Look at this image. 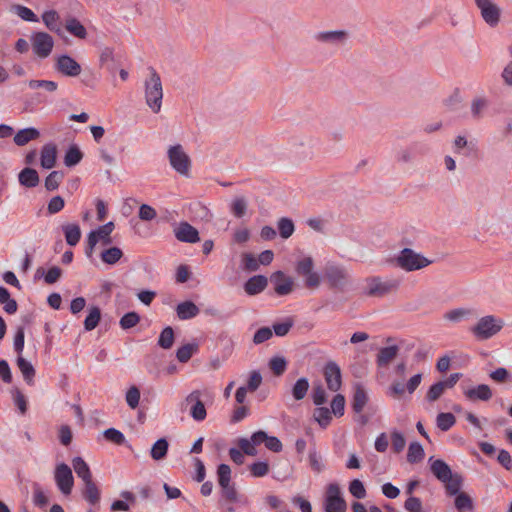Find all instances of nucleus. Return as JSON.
I'll return each mask as SVG.
<instances>
[{"label":"nucleus","instance_id":"obj_1","mask_svg":"<svg viewBox=\"0 0 512 512\" xmlns=\"http://www.w3.org/2000/svg\"><path fill=\"white\" fill-rule=\"evenodd\" d=\"M504 327V321L494 315H486L469 328L476 339L483 341L497 335Z\"/></svg>","mask_w":512,"mask_h":512},{"label":"nucleus","instance_id":"obj_2","mask_svg":"<svg viewBox=\"0 0 512 512\" xmlns=\"http://www.w3.org/2000/svg\"><path fill=\"white\" fill-rule=\"evenodd\" d=\"M144 86L146 104L154 113H158L162 105L163 88L161 78L153 68L150 69V76L145 80Z\"/></svg>","mask_w":512,"mask_h":512},{"label":"nucleus","instance_id":"obj_3","mask_svg":"<svg viewBox=\"0 0 512 512\" xmlns=\"http://www.w3.org/2000/svg\"><path fill=\"white\" fill-rule=\"evenodd\" d=\"M393 263L406 272H412L429 266L432 261L411 248H404L393 259Z\"/></svg>","mask_w":512,"mask_h":512},{"label":"nucleus","instance_id":"obj_4","mask_svg":"<svg viewBox=\"0 0 512 512\" xmlns=\"http://www.w3.org/2000/svg\"><path fill=\"white\" fill-rule=\"evenodd\" d=\"M365 283L364 292L370 297H384L395 292L399 287L398 280H382L380 277H369Z\"/></svg>","mask_w":512,"mask_h":512},{"label":"nucleus","instance_id":"obj_5","mask_svg":"<svg viewBox=\"0 0 512 512\" xmlns=\"http://www.w3.org/2000/svg\"><path fill=\"white\" fill-rule=\"evenodd\" d=\"M167 154L171 167L180 175L188 176L191 159L184 151V148L180 144L173 145L169 147Z\"/></svg>","mask_w":512,"mask_h":512},{"label":"nucleus","instance_id":"obj_6","mask_svg":"<svg viewBox=\"0 0 512 512\" xmlns=\"http://www.w3.org/2000/svg\"><path fill=\"white\" fill-rule=\"evenodd\" d=\"M325 512H346L347 503L342 497L341 489L338 484L331 483L327 487L324 500Z\"/></svg>","mask_w":512,"mask_h":512},{"label":"nucleus","instance_id":"obj_7","mask_svg":"<svg viewBox=\"0 0 512 512\" xmlns=\"http://www.w3.org/2000/svg\"><path fill=\"white\" fill-rule=\"evenodd\" d=\"M190 405V415L195 421H203L207 416V411L203 401L201 400V391L194 390L186 396L181 403V408Z\"/></svg>","mask_w":512,"mask_h":512},{"label":"nucleus","instance_id":"obj_8","mask_svg":"<svg viewBox=\"0 0 512 512\" xmlns=\"http://www.w3.org/2000/svg\"><path fill=\"white\" fill-rule=\"evenodd\" d=\"M33 52L40 58H47L53 49L54 40L46 32H36L31 36Z\"/></svg>","mask_w":512,"mask_h":512},{"label":"nucleus","instance_id":"obj_9","mask_svg":"<svg viewBox=\"0 0 512 512\" xmlns=\"http://www.w3.org/2000/svg\"><path fill=\"white\" fill-rule=\"evenodd\" d=\"M325 278L331 287L342 289L349 280L348 270L337 264H328L325 267Z\"/></svg>","mask_w":512,"mask_h":512},{"label":"nucleus","instance_id":"obj_10","mask_svg":"<svg viewBox=\"0 0 512 512\" xmlns=\"http://www.w3.org/2000/svg\"><path fill=\"white\" fill-rule=\"evenodd\" d=\"M54 478L56 485L61 493L64 495H69L74 484L71 468L65 463L58 464L55 468Z\"/></svg>","mask_w":512,"mask_h":512},{"label":"nucleus","instance_id":"obj_11","mask_svg":"<svg viewBox=\"0 0 512 512\" xmlns=\"http://www.w3.org/2000/svg\"><path fill=\"white\" fill-rule=\"evenodd\" d=\"M483 20L491 27L500 21L501 9L492 0H474Z\"/></svg>","mask_w":512,"mask_h":512},{"label":"nucleus","instance_id":"obj_12","mask_svg":"<svg viewBox=\"0 0 512 512\" xmlns=\"http://www.w3.org/2000/svg\"><path fill=\"white\" fill-rule=\"evenodd\" d=\"M55 69L64 76L76 77L81 73L80 64L69 55H60L56 59Z\"/></svg>","mask_w":512,"mask_h":512},{"label":"nucleus","instance_id":"obj_13","mask_svg":"<svg viewBox=\"0 0 512 512\" xmlns=\"http://www.w3.org/2000/svg\"><path fill=\"white\" fill-rule=\"evenodd\" d=\"M113 242L112 237L98 227L96 230L91 231L87 236V245L85 254L90 258L94 252L97 244L108 246Z\"/></svg>","mask_w":512,"mask_h":512},{"label":"nucleus","instance_id":"obj_14","mask_svg":"<svg viewBox=\"0 0 512 512\" xmlns=\"http://www.w3.org/2000/svg\"><path fill=\"white\" fill-rule=\"evenodd\" d=\"M324 377L329 390L336 392L341 388V371L335 362H328L324 367Z\"/></svg>","mask_w":512,"mask_h":512},{"label":"nucleus","instance_id":"obj_15","mask_svg":"<svg viewBox=\"0 0 512 512\" xmlns=\"http://www.w3.org/2000/svg\"><path fill=\"white\" fill-rule=\"evenodd\" d=\"M174 235L176 239L181 242L197 243L200 241L198 230L188 222H181L178 227L174 229Z\"/></svg>","mask_w":512,"mask_h":512},{"label":"nucleus","instance_id":"obj_16","mask_svg":"<svg viewBox=\"0 0 512 512\" xmlns=\"http://www.w3.org/2000/svg\"><path fill=\"white\" fill-rule=\"evenodd\" d=\"M477 316V312L473 308L459 307L446 311L443 319L452 324H458L461 321L468 320Z\"/></svg>","mask_w":512,"mask_h":512},{"label":"nucleus","instance_id":"obj_17","mask_svg":"<svg viewBox=\"0 0 512 512\" xmlns=\"http://www.w3.org/2000/svg\"><path fill=\"white\" fill-rule=\"evenodd\" d=\"M275 284L274 290L278 295H288L293 291L294 282L291 277H287L282 271H276L271 276Z\"/></svg>","mask_w":512,"mask_h":512},{"label":"nucleus","instance_id":"obj_18","mask_svg":"<svg viewBox=\"0 0 512 512\" xmlns=\"http://www.w3.org/2000/svg\"><path fill=\"white\" fill-rule=\"evenodd\" d=\"M429 462H430V470H431L432 474L439 481H441L443 483L445 480L450 479V477L453 473H452L451 468L449 467V465L446 462H444L441 459L433 460L432 457L429 459Z\"/></svg>","mask_w":512,"mask_h":512},{"label":"nucleus","instance_id":"obj_19","mask_svg":"<svg viewBox=\"0 0 512 512\" xmlns=\"http://www.w3.org/2000/svg\"><path fill=\"white\" fill-rule=\"evenodd\" d=\"M57 159V148L53 143L45 144L40 153V163L44 169H51L55 166Z\"/></svg>","mask_w":512,"mask_h":512},{"label":"nucleus","instance_id":"obj_20","mask_svg":"<svg viewBox=\"0 0 512 512\" xmlns=\"http://www.w3.org/2000/svg\"><path fill=\"white\" fill-rule=\"evenodd\" d=\"M268 284V280L263 275H256L249 278L244 284V290L248 295H257L261 293Z\"/></svg>","mask_w":512,"mask_h":512},{"label":"nucleus","instance_id":"obj_21","mask_svg":"<svg viewBox=\"0 0 512 512\" xmlns=\"http://www.w3.org/2000/svg\"><path fill=\"white\" fill-rule=\"evenodd\" d=\"M318 42L338 44L343 43L347 39V33L343 30L323 31L315 35Z\"/></svg>","mask_w":512,"mask_h":512},{"label":"nucleus","instance_id":"obj_22","mask_svg":"<svg viewBox=\"0 0 512 512\" xmlns=\"http://www.w3.org/2000/svg\"><path fill=\"white\" fill-rule=\"evenodd\" d=\"M40 137V132L34 127H28L20 129L13 138L14 143L17 146H24L30 141L37 140Z\"/></svg>","mask_w":512,"mask_h":512},{"label":"nucleus","instance_id":"obj_23","mask_svg":"<svg viewBox=\"0 0 512 512\" xmlns=\"http://www.w3.org/2000/svg\"><path fill=\"white\" fill-rule=\"evenodd\" d=\"M464 395L470 400L488 401L492 398L493 394L488 385L480 384L477 387L466 390Z\"/></svg>","mask_w":512,"mask_h":512},{"label":"nucleus","instance_id":"obj_24","mask_svg":"<svg viewBox=\"0 0 512 512\" xmlns=\"http://www.w3.org/2000/svg\"><path fill=\"white\" fill-rule=\"evenodd\" d=\"M368 402V394L364 387L360 384L355 385L354 394L352 400V408L356 413L363 411L365 405Z\"/></svg>","mask_w":512,"mask_h":512},{"label":"nucleus","instance_id":"obj_25","mask_svg":"<svg viewBox=\"0 0 512 512\" xmlns=\"http://www.w3.org/2000/svg\"><path fill=\"white\" fill-rule=\"evenodd\" d=\"M199 308L191 301H185L177 305V316L181 320H188L199 314Z\"/></svg>","mask_w":512,"mask_h":512},{"label":"nucleus","instance_id":"obj_26","mask_svg":"<svg viewBox=\"0 0 512 512\" xmlns=\"http://www.w3.org/2000/svg\"><path fill=\"white\" fill-rule=\"evenodd\" d=\"M66 243L70 246L78 244L81 238V229L78 224L69 223L62 226Z\"/></svg>","mask_w":512,"mask_h":512},{"label":"nucleus","instance_id":"obj_27","mask_svg":"<svg viewBox=\"0 0 512 512\" xmlns=\"http://www.w3.org/2000/svg\"><path fill=\"white\" fill-rule=\"evenodd\" d=\"M19 182L21 185L32 188L36 187L39 184V176L35 169L32 168H24L18 176Z\"/></svg>","mask_w":512,"mask_h":512},{"label":"nucleus","instance_id":"obj_28","mask_svg":"<svg viewBox=\"0 0 512 512\" xmlns=\"http://www.w3.org/2000/svg\"><path fill=\"white\" fill-rule=\"evenodd\" d=\"M72 465L75 473L83 480L84 483L92 480L90 468L81 457H75L72 461Z\"/></svg>","mask_w":512,"mask_h":512},{"label":"nucleus","instance_id":"obj_29","mask_svg":"<svg viewBox=\"0 0 512 512\" xmlns=\"http://www.w3.org/2000/svg\"><path fill=\"white\" fill-rule=\"evenodd\" d=\"M17 366L19 370L21 371L24 380L28 385H32L34 383V377H35V369L33 365L27 361L25 358L19 356L17 358Z\"/></svg>","mask_w":512,"mask_h":512},{"label":"nucleus","instance_id":"obj_30","mask_svg":"<svg viewBox=\"0 0 512 512\" xmlns=\"http://www.w3.org/2000/svg\"><path fill=\"white\" fill-rule=\"evenodd\" d=\"M66 30L79 39L87 37L86 28L74 17L68 18L65 23Z\"/></svg>","mask_w":512,"mask_h":512},{"label":"nucleus","instance_id":"obj_31","mask_svg":"<svg viewBox=\"0 0 512 512\" xmlns=\"http://www.w3.org/2000/svg\"><path fill=\"white\" fill-rule=\"evenodd\" d=\"M398 354L396 345L382 348L377 355V364L381 367L387 366Z\"/></svg>","mask_w":512,"mask_h":512},{"label":"nucleus","instance_id":"obj_32","mask_svg":"<svg viewBox=\"0 0 512 512\" xmlns=\"http://www.w3.org/2000/svg\"><path fill=\"white\" fill-rule=\"evenodd\" d=\"M454 505L458 512H472L474 510L473 500L465 492L456 495Z\"/></svg>","mask_w":512,"mask_h":512},{"label":"nucleus","instance_id":"obj_33","mask_svg":"<svg viewBox=\"0 0 512 512\" xmlns=\"http://www.w3.org/2000/svg\"><path fill=\"white\" fill-rule=\"evenodd\" d=\"M59 19V14L55 10H48L42 14V20L45 26L52 32H60L61 28L59 24Z\"/></svg>","mask_w":512,"mask_h":512},{"label":"nucleus","instance_id":"obj_34","mask_svg":"<svg viewBox=\"0 0 512 512\" xmlns=\"http://www.w3.org/2000/svg\"><path fill=\"white\" fill-rule=\"evenodd\" d=\"M123 256V252L118 247H110L101 252V260L109 265L116 264Z\"/></svg>","mask_w":512,"mask_h":512},{"label":"nucleus","instance_id":"obj_35","mask_svg":"<svg viewBox=\"0 0 512 512\" xmlns=\"http://www.w3.org/2000/svg\"><path fill=\"white\" fill-rule=\"evenodd\" d=\"M85 489L83 492L84 498L92 505H95L100 500V491L93 480L85 482Z\"/></svg>","mask_w":512,"mask_h":512},{"label":"nucleus","instance_id":"obj_36","mask_svg":"<svg viewBox=\"0 0 512 512\" xmlns=\"http://www.w3.org/2000/svg\"><path fill=\"white\" fill-rule=\"evenodd\" d=\"M168 441L165 438L158 439L151 448V457L158 461L163 459L168 451Z\"/></svg>","mask_w":512,"mask_h":512},{"label":"nucleus","instance_id":"obj_37","mask_svg":"<svg viewBox=\"0 0 512 512\" xmlns=\"http://www.w3.org/2000/svg\"><path fill=\"white\" fill-rule=\"evenodd\" d=\"M221 487V499L220 501L228 502V503H237L239 502V493L235 487V484H226Z\"/></svg>","mask_w":512,"mask_h":512},{"label":"nucleus","instance_id":"obj_38","mask_svg":"<svg viewBox=\"0 0 512 512\" xmlns=\"http://www.w3.org/2000/svg\"><path fill=\"white\" fill-rule=\"evenodd\" d=\"M83 158V153L76 145H72L67 150L64 157V164L67 167H73L77 165Z\"/></svg>","mask_w":512,"mask_h":512},{"label":"nucleus","instance_id":"obj_39","mask_svg":"<svg viewBox=\"0 0 512 512\" xmlns=\"http://www.w3.org/2000/svg\"><path fill=\"white\" fill-rule=\"evenodd\" d=\"M279 234L283 239L291 237L295 231V226L290 218L282 217L277 222Z\"/></svg>","mask_w":512,"mask_h":512},{"label":"nucleus","instance_id":"obj_40","mask_svg":"<svg viewBox=\"0 0 512 512\" xmlns=\"http://www.w3.org/2000/svg\"><path fill=\"white\" fill-rule=\"evenodd\" d=\"M309 389L308 379L305 377L299 378L292 387L293 398L297 401L302 400Z\"/></svg>","mask_w":512,"mask_h":512},{"label":"nucleus","instance_id":"obj_41","mask_svg":"<svg viewBox=\"0 0 512 512\" xmlns=\"http://www.w3.org/2000/svg\"><path fill=\"white\" fill-rule=\"evenodd\" d=\"M101 319V311L98 307L94 306L89 309V313L84 321V328L91 331L97 327Z\"/></svg>","mask_w":512,"mask_h":512},{"label":"nucleus","instance_id":"obj_42","mask_svg":"<svg viewBox=\"0 0 512 512\" xmlns=\"http://www.w3.org/2000/svg\"><path fill=\"white\" fill-rule=\"evenodd\" d=\"M313 417L321 427L326 428L332 420V413L327 407H318L314 410Z\"/></svg>","mask_w":512,"mask_h":512},{"label":"nucleus","instance_id":"obj_43","mask_svg":"<svg viewBox=\"0 0 512 512\" xmlns=\"http://www.w3.org/2000/svg\"><path fill=\"white\" fill-rule=\"evenodd\" d=\"M424 458V449L418 442H412L409 445L407 453V461L409 463H417Z\"/></svg>","mask_w":512,"mask_h":512},{"label":"nucleus","instance_id":"obj_44","mask_svg":"<svg viewBox=\"0 0 512 512\" xmlns=\"http://www.w3.org/2000/svg\"><path fill=\"white\" fill-rule=\"evenodd\" d=\"M445 489L449 495H458L462 485V477L459 474H452L449 480L444 482Z\"/></svg>","mask_w":512,"mask_h":512},{"label":"nucleus","instance_id":"obj_45","mask_svg":"<svg viewBox=\"0 0 512 512\" xmlns=\"http://www.w3.org/2000/svg\"><path fill=\"white\" fill-rule=\"evenodd\" d=\"M99 60L101 66H105L111 73L115 72L116 66L114 63L113 50L111 48L105 47L102 49Z\"/></svg>","mask_w":512,"mask_h":512},{"label":"nucleus","instance_id":"obj_46","mask_svg":"<svg viewBox=\"0 0 512 512\" xmlns=\"http://www.w3.org/2000/svg\"><path fill=\"white\" fill-rule=\"evenodd\" d=\"M197 349V344H185L178 348L176 352V357L179 362L186 363L190 360V358L197 351Z\"/></svg>","mask_w":512,"mask_h":512},{"label":"nucleus","instance_id":"obj_47","mask_svg":"<svg viewBox=\"0 0 512 512\" xmlns=\"http://www.w3.org/2000/svg\"><path fill=\"white\" fill-rule=\"evenodd\" d=\"M456 422L452 413H439L436 418L437 427L442 431H448Z\"/></svg>","mask_w":512,"mask_h":512},{"label":"nucleus","instance_id":"obj_48","mask_svg":"<svg viewBox=\"0 0 512 512\" xmlns=\"http://www.w3.org/2000/svg\"><path fill=\"white\" fill-rule=\"evenodd\" d=\"M174 343V331L168 326L162 330L158 339V345L163 349H170Z\"/></svg>","mask_w":512,"mask_h":512},{"label":"nucleus","instance_id":"obj_49","mask_svg":"<svg viewBox=\"0 0 512 512\" xmlns=\"http://www.w3.org/2000/svg\"><path fill=\"white\" fill-rule=\"evenodd\" d=\"M63 178H64L63 172L52 171L45 179V188L48 191H54V190L58 189Z\"/></svg>","mask_w":512,"mask_h":512},{"label":"nucleus","instance_id":"obj_50","mask_svg":"<svg viewBox=\"0 0 512 512\" xmlns=\"http://www.w3.org/2000/svg\"><path fill=\"white\" fill-rule=\"evenodd\" d=\"M308 460L314 472L321 473L325 469L322 456L315 449L309 452Z\"/></svg>","mask_w":512,"mask_h":512},{"label":"nucleus","instance_id":"obj_51","mask_svg":"<svg viewBox=\"0 0 512 512\" xmlns=\"http://www.w3.org/2000/svg\"><path fill=\"white\" fill-rule=\"evenodd\" d=\"M140 321V316L136 312H128L125 315L122 316L120 319V327L124 330L130 329L134 326H136Z\"/></svg>","mask_w":512,"mask_h":512},{"label":"nucleus","instance_id":"obj_52","mask_svg":"<svg viewBox=\"0 0 512 512\" xmlns=\"http://www.w3.org/2000/svg\"><path fill=\"white\" fill-rule=\"evenodd\" d=\"M447 388L445 387V385L442 383V381H439L435 384H433L429 390L427 391V394H426V399L429 401V402H434L436 400H438L444 393V391L446 390Z\"/></svg>","mask_w":512,"mask_h":512},{"label":"nucleus","instance_id":"obj_53","mask_svg":"<svg viewBox=\"0 0 512 512\" xmlns=\"http://www.w3.org/2000/svg\"><path fill=\"white\" fill-rule=\"evenodd\" d=\"M312 400L316 406H321L327 401L326 392L321 383H314L312 389Z\"/></svg>","mask_w":512,"mask_h":512},{"label":"nucleus","instance_id":"obj_54","mask_svg":"<svg viewBox=\"0 0 512 512\" xmlns=\"http://www.w3.org/2000/svg\"><path fill=\"white\" fill-rule=\"evenodd\" d=\"M314 262L311 257H305L296 264V272L298 275L305 276L313 271Z\"/></svg>","mask_w":512,"mask_h":512},{"label":"nucleus","instance_id":"obj_55","mask_svg":"<svg viewBox=\"0 0 512 512\" xmlns=\"http://www.w3.org/2000/svg\"><path fill=\"white\" fill-rule=\"evenodd\" d=\"M243 269L249 272H254L259 268V262L257 258L251 253H243L242 256Z\"/></svg>","mask_w":512,"mask_h":512},{"label":"nucleus","instance_id":"obj_56","mask_svg":"<svg viewBox=\"0 0 512 512\" xmlns=\"http://www.w3.org/2000/svg\"><path fill=\"white\" fill-rule=\"evenodd\" d=\"M217 476L219 486L231 484V469L227 464H220L218 466Z\"/></svg>","mask_w":512,"mask_h":512},{"label":"nucleus","instance_id":"obj_57","mask_svg":"<svg viewBox=\"0 0 512 512\" xmlns=\"http://www.w3.org/2000/svg\"><path fill=\"white\" fill-rule=\"evenodd\" d=\"M349 492L357 499H364L366 497L365 486L359 479H354L350 482Z\"/></svg>","mask_w":512,"mask_h":512},{"label":"nucleus","instance_id":"obj_58","mask_svg":"<svg viewBox=\"0 0 512 512\" xmlns=\"http://www.w3.org/2000/svg\"><path fill=\"white\" fill-rule=\"evenodd\" d=\"M28 86L31 89L44 88L45 90H47L49 92H54L58 88V85L56 82L49 81V80H30L28 82Z\"/></svg>","mask_w":512,"mask_h":512},{"label":"nucleus","instance_id":"obj_59","mask_svg":"<svg viewBox=\"0 0 512 512\" xmlns=\"http://www.w3.org/2000/svg\"><path fill=\"white\" fill-rule=\"evenodd\" d=\"M249 468L253 477H264L270 470L269 464L264 461L255 462Z\"/></svg>","mask_w":512,"mask_h":512},{"label":"nucleus","instance_id":"obj_60","mask_svg":"<svg viewBox=\"0 0 512 512\" xmlns=\"http://www.w3.org/2000/svg\"><path fill=\"white\" fill-rule=\"evenodd\" d=\"M345 409V398L342 394H337L331 401V413L335 416H342Z\"/></svg>","mask_w":512,"mask_h":512},{"label":"nucleus","instance_id":"obj_61","mask_svg":"<svg viewBox=\"0 0 512 512\" xmlns=\"http://www.w3.org/2000/svg\"><path fill=\"white\" fill-rule=\"evenodd\" d=\"M287 362L283 357H273L269 362V367L276 376L282 375L286 370Z\"/></svg>","mask_w":512,"mask_h":512},{"label":"nucleus","instance_id":"obj_62","mask_svg":"<svg viewBox=\"0 0 512 512\" xmlns=\"http://www.w3.org/2000/svg\"><path fill=\"white\" fill-rule=\"evenodd\" d=\"M488 101L485 98H476L471 103V113L476 119L482 116V112L486 109Z\"/></svg>","mask_w":512,"mask_h":512},{"label":"nucleus","instance_id":"obj_63","mask_svg":"<svg viewBox=\"0 0 512 512\" xmlns=\"http://www.w3.org/2000/svg\"><path fill=\"white\" fill-rule=\"evenodd\" d=\"M103 435L106 440H108L114 444H117V445H121L125 441V437H124L123 433L115 428L106 429L104 431Z\"/></svg>","mask_w":512,"mask_h":512},{"label":"nucleus","instance_id":"obj_64","mask_svg":"<svg viewBox=\"0 0 512 512\" xmlns=\"http://www.w3.org/2000/svg\"><path fill=\"white\" fill-rule=\"evenodd\" d=\"M33 489H34V492H33L34 504L41 508L45 507L49 502L48 497L45 495L44 491L41 489V487L38 484H34Z\"/></svg>","mask_w":512,"mask_h":512}]
</instances>
